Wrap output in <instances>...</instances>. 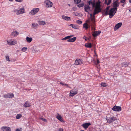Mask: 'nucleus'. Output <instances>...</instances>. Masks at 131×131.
I'll use <instances>...</instances> for the list:
<instances>
[{"mask_svg": "<svg viewBox=\"0 0 131 131\" xmlns=\"http://www.w3.org/2000/svg\"><path fill=\"white\" fill-rule=\"evenodd\" d=\"M101 9L100 8V3H97L94 9L93 16H92V15L91 14H90L91 19L93 23H94L95 21V15L98 14L99 12H101Z\"/></svg>", "mask_w": 131, "mask_h": 131, "instance_id": "nucleus-1", "label": "nucleus"}, {"mask_svg": "<svg viewBox=\"0 0 131 131\" xmlns=\"http://www.w3.org/2000/svg\"><path fill=\"white\" fill-rule=\"evenodd\" d=\"M117 9V8H111V9L108 12L106 11L105 12V14L106 15H109L110 18H111L115 14Z\"/></svg>", "mask_w": 131, "mask_h": 131, "instance_id": "nucleus-2", "label": "nucleus"}, {"mask_svg": "<svg viewBox=\"0 0 131 131\" xmlns=\"http://www.w3.org/2000/svg\"><path fill=\"white\" fill-rule=\"evenodd\" d=\"M25 9L23 7L19 8H17L14 10V12L17 15L23 14L24 13Z\"/></svg>", "mask_w": 131, "mask_h": 131, "instance_id": "nucleus-3", "label": "nucleus"}, {"mask_svg": "<svg viewBox=\"0 0 131 131\" xmlns=\"http://www.w3.org/2000/svg\"><path fill=\"white\" fill-rule=\"evenodd\" d=\"M39 9L38 8H34L31 11L29 14L31 15H34L38 12Z\"/></svg>", "mask_w": 131, "mask_h": 131, "instance_id": "nucleus-4", "label": "nucleus"}, {"mask_svg": "<svg viewBox=\"0 0 131 131\" xmlns=\"http://www.w3.org/2000/svg\"><path fill=\"white\" fill-rule=\"evenodd\" d=\"M78 90L77 89L75 88H74L72 90L70 91V96H73L75 95L77 93Z\"/></svg>", "mask_w": 131, "mask_h": 131, "instance_id": "nucleus-5", "label": "nucleus"}, {"mask_svg": "<svg viewBox=\"0 0 131 131\" xmlns=\"http://www.w3.org/2000/svg\"><path fill=\"white\" fill-rule=\"evenodd\" d=\"M7 42L9 45H14L17 43L16 41L15 40H8Z\"/></svg>", "mask_w": 131, "mask_h": 131, "instance_id": "nucleus-6", "label": "nucleus"}, {"mask_svg": "<svg viewBox=\"0 0 131 131\" xmlns=\"http://www.w3.org/2000/svg\"><path fill=\"white\" fill-rule=\"evenodd\" d=\"M83 63V60L82 59H77L75 61L74 64L77 65H81Z\"/></svg>", "mask_w": 131, "mask_h": 131, "instance_id": "nucleus-7", "label": "nucleus"}, {"mask_svg": "<svg viewBox=\"0 0 131 131\" xmlns=\"http://www.w3.org/2000/svg\"><path fill=\"white\" fill-rule=\"evenodd\" d=\"M112 110L115 111H119L121 110V108L119 106H114L112 108Z\"/></svg>", "mask_w": 131, "mask_h": 131, "instance_id": "nucleus-8", "label": "nucleus"}, {"mask_svg": "<svg viewBox=\"0 0 131 131\" xmlns=\"http://www.w3.org/2000/svg\"><path fill=\"white\" fill-rule=\"evenodd\" d=\"M116 119L115 117L112 116L111 117H109L106 119L107 122L111 123L114 121Z\"/></svg>", "mask_w": 131, "mask_h": 131, "instance_id": "nucleus-9", "label": "nucleus"}, {"mask_svg": "<svg viewBox=\"0 0 131 131\" xmlns=\"http://www.w3.org/2000/svg\"><path fill=\"white\" fill-rule=\"evenodd\" d=\"M52 3L49 0H47L46 2V6L47 7H51L52 5Z\"/></svg>", "mask_w": 131, "mask_h": 131, "instance_id": "nucleus-10", "label": "nucleus"}, {"mask_svg": "<svg viewBox=\"0 0 131 131\" xmlns=\"http://www.w3.org/2000/svg\"><path fill=\"white\" fill-rule=\"evenodd\" d=\"M86 23H84L83 25V27L84 28H85V29H87L88 28V24L87 23H88L89 24L91 25V23L90 21V20H87L86 21Z\"/></svg>", "mask_w": 131, "mask_h": 131, "instance_id": "nucleus-11", "label": "nucleus"}, {"mask_svg": "<svg viewBox=\"0 0 131 131\" xmlns=\"http://www.w3.org/2000/svg\"><path fill=\"white\" fill-rule=\"evenodd\" d=\"M1 129L3 131H11L10 128L8 126H3L1 127Z\"/></svg>", "mask_w": 131, "mask_h": 131, "instance_id": "nucleus-12", "label": "nucleus"}, {"mask_svg": "<svg viewBox=\"0 0 131 131\" xmlns=\"http://www.w3.org/2000/svg\"><path fill=\"white\" fill-rule=\"evenodd\" d=\"M14 96V95L13 94L8 93L4 95V97L5 98H12Z\"/></svg>", "mask_w": 131, "mask_h": 131, "instance_id": "nucleus-13", "label": "nucleus"}, {"mask_svg": "<svg viewBox=\"0 0 131 131\" xmlns=\"http://www.w3.org/2000/svg\"><path fill=\"white\" fill-rule=\"evenodd\" d=\"M56 116L57 118L61 122H64L62 117L59 114H57Z\"/></svg>", "mask_w": 131, "mask_h": 131, "instance_id": "nucleus-14", "label": "nucleus"}, {"mask_svg": "<svg viewBox=\"0 0 131 131\" xmlns=\"http://www.w3.org/2000/svg\"><path fill=\"white\" fill-rule=\"evenodd\" d=\"M122 23H119L117 24L115 26L114 28V30L115 31L117 30L122 26Z\"/></svg>", "mask_w": 131, "mask_h": 131, "instance_id": "nucleus-15", "label": "nucleus"}, {"mask_svg": "<svg viewBox=\"0 0 131 131\" xmlns=\"http://www.w3.org/2000/svg\"><path fill=\"white\" fill-rule=\"evenodd\" d=\"M101 32L100 31H96L93 32L92 35L93 36L96 37L100 34Z\"/></svg>", "mask_w": 131, "mask_h": 131, "instance_id": "nucleus-16", "label": "nucleus"}, {"mask_svg": "<svg viewBox=\"0 0 131 131\" xmlns=\"http://www.w3.org/2000/svg\"><path fill=\"white\" fill-rule=\"evenodd\" d=\"M91 124L90 123H84L82 125V126L85 129L87 128L88 127L91 125Z\"/></svg>", "mask_w": 131, "mask_h": 131, "instance_id": "nucleus-17", "label": "nucleus"}, {"mask_svg": "<svg viewBox=\"0 0 131 131\" xmlns=\"http://www.w3.org/2000/svg\"><path fill=\"white\" fill-rule=\"evenodd\" d=\"M119 3L116 0L113 3V8H117L119 6Z\"/></svg>", "mask_w": 131, "mask_h": 131, "instance_id": "nucleus-18", "label": "nucleus"}, {"mask_svg": "<svg viewBox=\"0 0 131 131\" xmlns=\"http://www.w3.org/2000/svg\"><path fill=\"white\" fill-rule=\"evenodd\" d=\"M62 17L63 19L65 20L69 21L71 20L70 17H68L67 16H65L64 15H63L62 16Z\"/></svg>", "mask_w": 131, "mask_h": 131, "instance_id": "nucleus-19", "label": "nucleus"}, {"mask_svg": "<svg viewBox=\"0 0 131 131\" xmlns=\"http://www.w3.org/2000/svg\"><path fill=\"white\" fill-rule=\"evenodd\" d=\"M31 104L30 103L26 101L24 105L23 106L25 107H29L31 106Z\"/></svg>", "mask_w": 131, "mask_h": 131, "instance_id": "nucleus-20", "label": "nucleus"}, {"mask_svg": "<svg viewBox=\"0 0 131 131\" xmlns=\"http://www.w3.org/2000/svg\"><path fill=\"white\" fill-rule=\"evenodd\" d=\"M77 38L76 37H74L73 38H69L67 41L69 42H74L76 39Z\"/></svg>", "mask_w": 131, "mask_h": 131, "instance_id": "nucleus-21", "label": "nucleus"}, {"mask_svg": "<svg viewBox=\"0 0 131 131\" xmlns=\"http://www.w3.org/2000/svg\"><path fill=\"white\" fill-rule=\"evenodd\" d=\"M84 9L86 12L88 13L90 11V7L88 5H86L84 6Z\"/></svg>", "mask_w": 131, "mask_h": 131, "instance_id": "nucleus-22", "label": "nucleus"}, {"mask_svg": "<svg viewBox=\"0 0 131 131\" xmlns=\"http://www.w3.org/2000/svg\"><path fill=\"white\" fill-rule=\"evenodd\" d=\"M129 64V63H127V62H124L123 63H121V65L122 67H126L128 66Z\"/></svg>", "mask_w": 131, "mask_h": 131, "instance_id": "nucleus-23", "label": "nucleus"}, {"mask_svg": "<svg viewBox=\"0 0 131 131\" xmlns=\"http://www.w3.org/2000/svg\"><path fill=\"white\" fill-rule=\"evenodd\" d=\"M19 34V32L18 31H15L12 32L11 33V35L13 36H16Z\"/></svg>", "mask_w": 131, "mask_h": 131, "instance_id": "nucleus-24", "label": "nucleus"}, {"mask_svg": "<svg viewBox=\"0 0 131 131\" xmlns=\"http://www.w3.org/2000/svg\"><path fill=\"white\" fill-rule=\"evenodd\" d=\"M38 24L39 25H44L46 24V22L43 21L39 20L38 21Z\"/></svg>", "mask_w": 131, "mask_h": 131, "instance_id": "nucleus-25", "label": "nucleus"}, {"mask_svg": "<svg viewBox=\"0 0 131 131\" xmlns=\"http://www.w3.org/2000/svg\"><path fill=\"white\" fill-rule=\"evenodd\" d=\"M26 39L27 42L28 43L31 42L32 40V38L28 37H27L26 38Z\"/></svg>", "mask_w": 131, "mask_h": 131, "instance_id": "nucleus-26", "label": "nucleus"}, {"mask_svg": "<svg viewBox=\"0 0 131 131\" xmlns=\"http://www.w3.org/2000/svg\"><path fill=\"white\" fill-rule=\"evenodd\" d=\"M85 46L87 48H91L92 47V45L90 43H85Z\"/></svg>", "mask_w": 131, "mask_h": 131, "instance_id": "nucleus-27", "label": "nucleus"}, {"mask_svg": "<svg viewBox=\"0 0 131 131\" xmlns=\"http://www.w3.org/2000/svg\"><path fill=\"white\" fill-rule=\"evenodd\" d=\"M89 5H91L93 7H94L95 6V4L94 2H92L91 0L89 1Z\"/></svg>", "mask_w": 131, "mask_h": 131, "instance_id": "nucleus-28", "label": "nucleus"}, {"mask_svg": "<svg viewBox=\"0 0 131 131\" xmlns=\"http://www.w3.org/2000/svg\"><path fill=\"white\" fill-rule=\"evenodd\" d=\"M70 26H71L73 28L75 29H77L78 28V27L75 25H73L72 24H70L69 25Z\"/></svg>", "mask_w": 131, "mask_h": 131, "instance_id": "nucleus-29", "label": "nucleus"}, {"mask_svg": "<svg viewBox=\"0 0 131 131\" xmlns=\"http://www.w3.org/2000/svg\"><path fill=\"white\" fill-rule=\"evenodd\" d=\"M111 2V0H105V3L107 5H108L110 4Z\"/></svg>", "mask_w": 131, "mask_h": 131, "instance_id": "nucleus-30", "label": "nucleus"}, {"mask_svg": "<svg viewBox=\"0 0 131 131\" xmlns=\"http://www.w3.org/2000/svg\"><path fill=\"white\" fill-rule=\"evenodd\" d=\"M32 26L33 27L36 28L38 26V24L37 23H34L32 24Z\"/></svg>", "mask_w": 131, "mask_h": 131, "instance_id": "nucleus-31", "label": "nucleus"}, {"mask_svg": "<svg viewBox=\"0 0 131 131\" xmlns=\"http://www.w3.org/2000/svg\"><path fill=\"white\" fill-rule=\"evenodd\" d=\"M22 116V115L21 114H17L16 116V118L17 119H19Z\"/></svg>", "mask_w": 131, "mask_h": 131, "instance_id": "nucleus-32", "label": "nucleus"}, {"mask_svg": "<svg viewBox=\"0 0 131 131\" xmlns=\"http://www.w3.org/2000/svg\"><path fill=\"white\" fill-rule=\"evenodd\" d=\"M101 84V85L103 87H106L107 85V84L106 83L104 82L102 83Z\"/></svg>", "mask_w": 131, "mask_h": 131, "instance_id": "nucleus-33", "label": "nucleus"}, {"mask_svg": "<svg viewBox=\"0 0 131 131\" xmlns=\"http://www.w3.org/2000/svg\"><path fill=\"white\" fill-rule=\"evenodd\" d=\"M27 50V48L25 47H23L21 50V51H23L24 52H26Z\"/></svg>", "mask_w": 131, "mask_h": 131, "instance_id": "nucleus-34", "label": "nucleus"}, {"mask_svg": "<svg viewBox=\"0 0 131 131\" xmlns=\"http://www.w3.org/2000/svg\"><path fill=\"white\" fill-rule=\"evenodd\" d=\"M84 5V4L83 3L77 5V6L79 7H81L83 6Z\"/></svg>", "mask_w": 131, "mask_h": 131, "instance_id": "nucleus-35", "label": "nucleus"}, {"mask_svg": "<svg viewBox=\"0 0 131 131\" xmlns=\"http://www.w3.org/2000/svg\"><path fill=\"white\" fill-rule=\"evenodd\" d=\"M81 1V0H74V2L75 4H78L80 3Z\"/></svg>", "mask_w": 131, "mask_h": 131, "instance_id": "nucleus-36", "label": "nucleus"}, {"mask_svg": "<svg viewBox=\"0 0 131 131\" xmlns=\"http://www.w3.org/2000/svg\"><path fill=\"white\" fill-rule=\"evenodd\" d=\"M77 23L79 24H81L82 23V21L81 20H78L77 21Z\"/></svg>", "mask_w": 131, "mask_h": 131, "instance_id": "nucleus-37", "label": "nucleus"}, {"mask_svg": "<svg viewBox=\"0 0 131 131\" xmlns=\"http://www.w3.org/2000/svg\"><path fill=\"white\" fill-rule=\"evenodd\" d=\"M69 37H68V36H67V37H65L64 38H63L62 39V40H66L68 39H69Z\"/></svg>", "mask_w": 131, "mask_h": 131, "instance_id": "nucleus-38", "label": "nucleus"}, {"mask_svg": "<svg viewBox=\"0 0 131 131\" xmlns=\"http://www.w3.org/2000/svg\"><path fill=\"white\" fill-rule=\"evenodd\" d=\"M110 7V6H108L106 7V10L104 11L105 13V12L106 11H107V12H108V11H109L108 10H109V9Z\"/></svg>", "mask_w": 131, "mask_h": 131, "instance_id": "nucleus-39", "label": "nucleus"}, {"mask_svg": "<svg viewBox=\"0 0 131 131\" xmlns=\"http://www.w3.org/2000/svg\"><path fill=\"white\" fill-rule=\"evenodd\" d=\"M6 59L7 61H10V60H9V58L8 56H6Z\"/></svg>", "mask_w": 131, "mask_h": 131, "instance_id": "nucleus-40", "label": "nucleus"}, {"mask_svg": "<svg viewBox=\"0 0 131 131\" xmlns=\"http://www.w3.org/2000/svg\"><path fill=\"white\" fill-rule=\"evenodd\" d=\"M40 119L44 122H46L47 121V120L45 119H44L42 118H40Z\"/></svg>", "mask_w": 131, "mask_h": 131, "instance_id": "nucleus-41", "label": "nucleus"}, {"mask_svg": "<svg viewBox=\"0 0 131 131\" xmlns=\"http://www.w3.org/2000/svg\"><path fill=\"white\" fill-rule=\"evenodd\" d=\"M125 2V0H121L120 2L122 3H124Z\"/></svg>", "mask_w": 131, "mask_h": 131, "instance_id": "nucleus-42", "label": "nucleus"}, {"mask_svg": "<svg viewBox=\"0 0 131 131\" xmlns=\"http://www.w3.org/2000/svg\"><path fill=\"white\" fill-rule=\"evenodd\" d=\"M23 0H15V1L17 2H21L23 1Z\"/></svg>", "mask_w": 131, "mask_h": 131, "instance_id": "nucleus-43", "label": "nucleus"}, {"mask_svg": "<svg viewBox=\"0 0 131 131\" xmlns=\"http://www.w3.org/2000/svg\"><path fill=\"white\" fill-rule=\"evenodd\" d=\"M58 131H63V129L61 128H60Z\"/></svg>", "mask_w": 131, "mask_h": 131, "instance_id": "nucleus-44", "label": "nucleus"}, {"mask_svg": "<svg viewBox=\"0 0 131 131\" xmlns=\"http://www.w3.org/2000/svg\"><path fill=\"white\" fill-rule=\"evenodd\" d=\"M21 128L20 129H19L17 128L16 129L15 131H21V130H20Z\"/></svg>", "mask_w": 131, "mask_h": 131, "instance_id": "nucleus-45", "label": "nucleus"}, {"mask_svg": "<svg viewBox=\"0 0 131 131\" xmlns=\"http://www.w3.org/2000/svg\"><path fill=\"white\" fill-rule=\"evenodd\" d=\"M65 86H66L67 87H69V86L68 85L66 84H65Z\"/></svg>", "mask_w": 131, "mask_h": 131, "instance_id": "nucleus-46", "label": "nucleus"}, {"mask_svg": "<svg viewBox=\"0 0 131 131\" xmlns=\"http://www.w3.org/2000/svg\"><path fill=\"white\" fill-rule=\"evenodd\" d=\"M97 64L99 63L100 62V61L99 60H98V59L97 60Z\"/></svg>", "mask_w": 131, "mask_h": 131, "instance_id": "nucleus-47", "label": "nucleus"}, {"mask_svg": "<svg viewBox=\"0 0 131 131\" xmlns=\"http://www.w3.org/2000/svg\"><path fill=\"white\" fill-rule=\"evenodd\" d=\"M60 84H62L63 85H65V84L63 83L60 82Z\"/></svg>", "mask_w": 131, "mask_h": 131, "instance_id": "nucleus-48", "label": "nucleus"}, {"mask_svg": "<svg viewBox=\"0 0 131 131\" xmlns=\"http://www.w3.org/2000/svg\"><path fill=\"white\" fill-rule=\"evenodd\" d=\"M73 36V35H70V36H68V37H69V39L71 37H72Z\"/></svg>", "mask_w": 131, "mask_h": 131, "instance_id": "nucleus-49", "label": "nucleus"}, {"mask_svg": "<svg viewBox=\"0 0 131 131\" xmlns=\"http://www.w3.org/2000/svg\"><path fill=\"white\" fill-rule=\"evenodd\" d=\"M83 38H84V39H85L86 40V37L85 36H84V37H83Z\"/></svg>", "mask_w": 131, "mask_h": 131, "instance_id": "nucleus-50", "label": "nucleus"}, {"mask_svg": "<svg viewBox=\"0 0 131 131\" xmlns=\"http://www.w3.org/2000/svg\"><path fill=\"white\" fill-rule=\"evenodd\" d=\"M129 12H131V8H129Z\"/></svg>", "mask_w": 131, "mask_h": 131, "instance_id": "nucleus-51", "label": "nucleus"}, {"mask_svg": "<svg viewBox=\"0 0 131 131\" xmlns=\"http://www.w3.org/2000/svg\"><path fill=\"white\" fill-rule=\"evenodd\" d=\"M9 1H11V2H12L14 0H9Z\"/></svg>", "mask_w": 131, "mask_h": 131, "instance_id": "nucleus-52", "label": "nucleus"}, {"mask_svg": "<svg viewBox=\"0 0 131 131\" xmlns=\"http://www.w3.org/2000/svg\"><path fill=\"white\" fill-rule=\"evenodd\" d=\"M122 6H123V7H124V4H123L122 5Z\"/></svg>", "mask_w": 131, "mask_h": 131, "instance_id": "nucleus-53", "label": "nucleus"}, {"mask_svg": "<svg viewBox=\"0 0 131 131\" xmlns=\"http://www.w3.org/2000/svg\"><path fill=\"white\" fill-rule=\"evenodd\" d=\"M129 2L130 3H131V0H129Z\"/></svg>", "mask_w": 131, "mask_h": 131, "instance_id": "nucleus-54", "label": "nucleus"}, {"mask_svg": "<svg viewBox=\"0 0 131 131\" xmlns=\"http://www.w3.org/2000/svg\"><path fill=\"white\" fill-rule=\"evenodd\" d=\"M68 88H69L70 89H71V88L70 87V86H69V87Z\"/></svg>", "mask_w": 131, "mask_h": 131, "instance_id": "nucleus-55", "label": "nucleus"}, {"mask_svg": "<svg viewBox=\"0 0 131 131\" xmlns=\"http://www.w3.org/2000/svg\"><path fill=\"white\" fill-rule=\"evenodd\" d=\"M68 5H69V6H70V4H68Z\"/></svg>", "mask_w": 131, "mask_h": 131, "instance_id": "nucleus-56", "label": "nucleus"}, {"mask_svg": "<svg viewBox=\"0 0 131 131\" xmlns=\"http://www.w3.org/2000/svg\"><path fill=\"white\" fill-rule=\"evenodd\" d=\"M81 131H84V130H81Z\"/></svg>", "mask_w": 131, "mask_h": 131, "instance_id": "nucleus-57", "label": "nucleus"}]
</instances>
